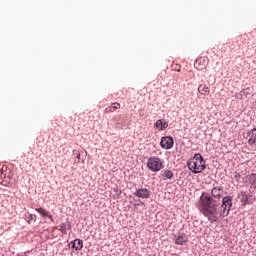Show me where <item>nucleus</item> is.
<instances>
[{"label":"nucleus","instance_id":"23","mask_svg":"<svg viewBox=\"0 0 256 256\" xmlns=\"http://www.w3.org/2000/svg\"><path fill=\"white\" fill-rule=\"evenodd\" d=\"M36 218H37V216H33V214L29 215L30 221H35Z\"/></svg>","mask_w":256,"mask_h":256},{"label":"nucleus","instance_id":"15","mask_svg":"<svg viewBox=\"0 0 256 256\" xmlns=\"http://www.w3.org/2000/svg\"><path fill=\"white\" fill-rule=\"evenodd\" d=\"M155 126L157 129H160V131H163L169 127V124L165 120H157Z\"/></svg>","mask_w":256,"mask_h":256},{"label":"nucleus","instance_id":"9","mask_svg":"<svg viewBox=\"0 0 256 256\" xmlns=\"http://www.w3.org/2000/svg\"><path fill=\"white\" fill-rule=\"evenodd\" d=\"M211 195L214 199H221L225 195V190L221 186H216L211 190Z\"/></svg>","mask_w":256,"mask_h":256},{"label":"nucleus","instance_id":"18","mask_svg":"<svg viewBox=\"0 0 256 256\" xmlns=\"http://www.w3.org/2000/svg\"><path fill=\"white\" fill-rule=\"evenodd\" d=\"M248 177V181L251 185H256V174L252 173L250 175L247 176Z\"/></svg>","mask_w":256,"mask_h":256},{"label":"nucleus","instance_id":"7","mask_svg":"<svg viewBox=\"0 0 256 256\" xmlns=\"http://www.w3.org/2000/svg\"><path fill=\"white\" fill-rule=\"evenodd\" d=\"M174 141L171 137L166 136L161 139L160 146L162 149H173Z\"/></svg>","mask_w":256,"mask_h":256},{"label":"nucleus","instance_id":"20","mask_svg":"<svg viewBox=\"0 0 256 256\" xmlns=\"http://www.w3.org/2000/svg\"><path fill=\"white\" fill-rule=\"evenodd\" d=\"M241 203H243L244 205H247V203H249V197L245 193H242Z\"/></svg>","mask_w":256,"mask_h":256},{"label":"nucleus","instance_id":"8","mask_svg":"<svg viewBox=\"0 0 256 256\" xmlns=\"http://www.w3.org/2000/svg\"><path fill=\"white\" fill-rule=\"evenodd\" d=\"M135 197H140L141 199H149L151 192L147 188H140L134 192Z\"/></svg>","mask_w":256,"mask_h":256},{"label":"nucleus","instance_id":"4","mask_svg":"<svg viewBox=\"0 0 256 256\" xmlns=\"http://www.w3.org/2000/svg\"><path fill=\"white\" fill-rule=\"evenodd\" d=\"M231 207H233V197L225 196L222 199V205H221L222 217H227V215H229V211H231Z\"/></svg>","mask_w":256,"mask_h":256},{"label":"nucleus","instance_id":"1","mask_svg":"<svg viewBox=\"0 0 256 256\" xmlns=\"http://www.w3.org/2000/svg\"><path fill=\"white\" fill-rule=\"evenodd\" d=\"M221 204L217 200L211 198L209 195L200 198L199 211L207 217L210 223H217L219 221V207Z\"/></svg>","mask_w":256,"mask_h":256},{"label":"nucleus","instance_id":"19","mask_svg":"<svg viewBox=\"0 0 256 256\" xmlns=\"http://www.w3.org/2000/svg\"><path fill=\"white\" fill-rule=\"evenodd\" d=\"M73 154L76 156L75 163H80L81 162V153H79V151L74 150Z\"/></svg>","mask_w":256,"mask_h":256},{"label":"nucleus","instance_id":"16","mask_svg":"<svg viewBox=\"0 0 256 256\" xmlns=\"http://www.w3.org/2000/svg\"><path fill=\"white\" fill-rule=\"evenodd\" d=\"M35 211L42 215V217H48L49 219H51V221H53V215H50V213L44 208H36Z\"/></svg>","mask_w":256,"mask_h":256},{"label":"nucleus","instance_id":"5","mask_svg":"<svg viewBox=\"0 0 256 256\" xmlns=\"http://www.w3.org/2000/svg\"><path fill=\"white\" fill-rule=\"evenodd\" d=\"M207 65H209V60L205 57H199L195 62H194V67L197 69V71H203L207 69Z\"/></svg>","mask_w":256,"mask_h":256},{"label":"nucleus","instance_id":"12","mask_svg":"<svg viewBox=\"0 0 256 256\" xmlns=\"http://www.w3.org/2000/svg\"><path fill=\"white\" fill-rule=\"evenodd\" d=\"M198 93H200V95H209V93H211V89L207 84H200L198 86Z\"/></svg>","mask_w":256,"mask_h":256},{"label":"nucleus","instance_id":"3","mask_svg":"<svg viewBox=\"0 0 256 256\" xmlns=\"http://www.w3.org/2000/svg\"><path fill=\"white\" fill-rule=\"evenodd\" d=\"M147 167L150 171L157 173V171H161V169H163V162H161V159L157 157H150L147 161Z\"/></svg>","mask_w":256,"mask_h":256},{"label":"nucleus","instance_id":"11","mask_svg":"<svg viewBox=\"0 0 256 256\" xmlns=\"http://www.w3.org/2000/svg\"><path fill=\"white\" fill-rule=\"evenodd\" d=\"M247 135L249 137L248 144L255 145V143H256V128L249 130Z\"/></svg>","mask_w":256,"mask_h":256},{"label":"nucleus","instance_id":"13","mask_svg":"<svg viewBox=\"0 0 256 256\" xmlns=\"http://www.w3.org/2000/svg\"><path fill=\"white\" fill-rule=\"evenodd\" d=\"M117 109H121V104L120 103H112L111 106L105 108L104 113H115Z\"/></svg>","mask_w":256,"mask_h":256},{"label":"nucleus","instance_id":"10","mask_svg":"<svg viewBox=\"0 0 256 256\" xmlns=\"http://www.w3.org/2000/svg\"><path fill=\"white\" fill-rule=\"evenodd\" d=\"M187 241H189V238H187V235L185 234H178L174 239L176 245H183L184 243H187Z\"/></svg>","mask_w":256,"mask_h":256},{"label":"nucleus","instance_id":"21","mask_svg":"<svg viewBox=\"0 0 256 256\" xmlns=\"http://www.w3.org/2000/svg\"><path fill=\"white\" fill-rule=\"evenodd\" d=\"M247 95V92L245 90L240 91L239 93L235 94L236 99H243V96Z\"/></svg>","mask_w":256,"mask_h":256},{"label":"nucleus","instance_id":"6","mask_svg":"<svg viewBox=\"0 0 256 256\" xmlns=\"http://www.w3.org/2000/svg\"><path fill=\"white\" fill-rule=\"evenodd\" d=\"M0 183L7 187L11 183V177L7 176V166H2L0 169Z\"/></svg>","mask_w":256,"mask_h":256},{"label":"nucleus","instance_id":"14","mask_svg":"<svg viewBox=\"0 0 256 256\" xmlns=\"http://www.w3.org/2000/svg\"><path fill=\"white\" fill-rule=\"evenodd\" d=\"M70 244L72 245V249H75L76 251H81V249H83V240L81 239H75Z\"/></svg>","mask_w":256,"mask_h":256},{"label":"nucleus","instance_id":"17","mask_svg":"<svg viewBox=\"0 0 256 256\" xmlns=\"http://www.w3.org/2000/svg\"><path fill=\"white\" fill-rule=\"evenodd\" d=\"M162 177L164 181H167V179H173V171L165 170L164 173L162 174Z\"/></svg>","mask_w":256,"mask_h":256},{"label":"nucleus","instance_id":"22","mask_svg":"<svg viewBox=\"0 0 256 256\" xmlns=\"http://www.w3.org/2000/svg\"><path fill=\"white\" fill-rule=\"evenodd\" d=\"M61 231H65V229H67V225L65 223H62L60 225Z\"/></svg>","mask_w":256,"mask_h":256},{"label":"nucleus","instance_id":"2","mask_svg":"<svg viewBox=\"0 0 256 256\" xmlns=\"http://www.w3.org/2000/svg\"><path fill=\"white\" fill-rule=\"evenodd\" d=\"M188 169L192 171V173H203L207 166L205 165V159L201 154H195L193 158L188 161Z\"/></svg>","mask_w":256,"mask_h":256}]
</instances>
